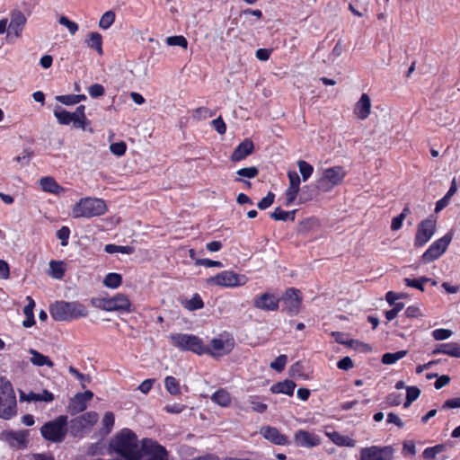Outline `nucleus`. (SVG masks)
<instances>
[{
  "instance_id": "obj_5",
  "label": "nucleus",
  "mask_w": 460,
  "mask_h": 460,
  "mask_svg": "<svg viewBox=\"0 0 460 460\" xmlns=\"http://www.w3.org/2000/svg\"><path fill=\"white\" fill-rule=\"evenodd\" d=\"M172 344L183 351H191L197 355L206 354V345L202 340L193 334L172 333L169 336Z\"/></svg>"
},
{
  "instance_id": "obj_44",
  "label": "nucleus",
  "mask_w": 460,
  "mask_h": 460,
  "mask_svg": "<svg viewBox=\"0 0 460 460\" xmlns=\"http://www.w3.org/2000/svg\"><path fill=\"white\" fill-rule=\"evenodd\" d=\"M247 402L251 405L252 411L258 413H263L267 410V404L259 401L257 396H248Z\"/></svg>"
},
{
  "instance_id": "obj_18",
  "label": "nucleus",
  "mask_w": 460,
  "mask_h": 460,
  "mask_svg": "<svg viewBox=\"0 0 460 460\" xmlns=\"http://www.w3.org/2000/svg\"><path fill=\"white\" fill-rule=\"evenodd\" d=\"M279 298L270 293H262L253 299V306L263 311H276L279 308Z\"/></svg>"
},
{
  "instance_id": "obj_55",
  "label": "nucleus",
  "mask_w": 460,
  "mask_h": 460,
  "mask_svg": "<svg viewBox=\"0 0 460 460\" xmlns=\"http://www.w3.org/2000/svg\"><path fill=\"white\" fill-rule=\"evenodd\" d=\"M195 264L197 266H205L207 268H212V267H216V268H222L223 267V264L221 261H213V260H210V259H197L196 261H195Z\"/></svg>"
},
{
  "instance_id": "obj_54",
  "label": "nucleus",
  "mask_w": 460,
  "mask_h": 460,
  "mask_svg": "<svg viewBox=\"0 0 460 460\" xmlns=\"http://www.w3.org/2000/svg\"><path fill=\"white\" fill-rule=\"evenodd\" d=\"M402 358V351H397L395 353H385L383 355L382 362L386 365L394 364L397 360Z\"/></svg>"
},
{
  "instance_id": "obj_16",
  "label": "nucleus",
  "mask_w": 460,
  "mask_h": 460,
  "mask_svg": "<svg viewBox=\"0 0 460 460\" xmlns=\"http://www.w3.org/2000/svg\"><path fill=\"white\" fill-rule=\"evenodd\" d=\"M294 442L297 447L312 448L320 445L321 438L314 432L299 429L294 434Z\"/></svg>"
},
{
  "instance_id": "obj_61",
  "label": "nucleus",
  "mask_w": 460,
  "mask_h": 460,
  "mask_svg": "<svg viewBox=\"0 0 460 460\" xmlns=\"http://www.w3.org/2000/svg\"><path fill=\"white\" fill-rule=\"evenodd\" d=\"M212 126L214 127L215 130L220 134L224 135L226 131V125L222 119L221 117H218L211 121Z\"/></svg>"
},
{
  "instance_id": "obj_4",
  "label": "nucleus",
  "mask_w": 460,
  "mask_h": 460,
  "mask_svg": "<svg viewBox=\"0 0 460 460\" xmlns=\"http://www.w3.org/2000/svg\"><path fill=\"white\" fill-rule=\"evenodd\" d=\"M249 279L245 275L238 274L233 270H223L205 280L207 287H220L234 288L244 286Z\"/></svg>"
},
{
  "instance_id": "obj_11",
  "label": "nucleus",
  "mask_w": 460,
  "mask_h": 460,
  "mask_svg": "<svg viewBox=\"0 0 460 460\" xmlns=\"http://www.w3.org/2000/svg\"><path fill=\"white\" fill-rule=\"evenodd\" d=\"M234 347V340L228 334H220L214 338L209 346H206V354L214 358H220L227 355Z\"/></svg>"
},
{
  "instance_id": "obj_31",
  "label": "nucleus",
  "mask_w": 460,
  "mask_h": 460,
  "mask_svg": "<svg viewBox=\"0 0 460 460\" xmlns=\"http://www.w3.org/2000/svg\"><path fill=\"white\" fill-rule=\"evenodd\" d=\"M29 353L31 355L30 362L32 365L37 367L47 366L49 367H52L54 366V363L48 356H45L33 349H31Z\"/></svg>"
},
{
  "instance_id": "obj_45",
  "label": "nucleus",
  "mask_w": 460,
  "mask_h": 460,
  "mask_svg": "<svg viewBox=\"0 0 460 460\" xmlns=\"http://www.w3.org/2000/svg\"><path fill=\"white\" fill-rule=\"evenodd\" d=\"M236 174L239 176V178H236L235 181H242V179H241L242 177L248 178V179L256 177L258 175V169L254 166L245 167V168L239 169L236 172Z\"/></svg>"
},
{
  "instance_id": "obj_64",
  "label": "nucleus",
  "mask_w": 460,
  "mask_h": 460,
  "mask_svg": "<svg viewBox=\"0 0 460 460\" xmlns=\"http://www.w3.org/2000/svg\"><path fill=\"white\" fill-rule=\"evenodd\" d=\"M184 409L185 406L181 403L167 404L164 407L166 412L173 414L181 413L184 411Z\"/></svg>"
},
{
  "instance_id": "obj_19",
  "label": "nucleus",
  "mask_w": 460,
  "mask_h": 460,
  "mask_svg": "<svg viewBox=\"0 0 460 460\" xmlns=\"http://www.w3.org/2000/svg\"><path fill=\"white\" fill-rule=\"evenodd\" d=\"M93 397V394L91 391H85L84 393L76 394L70 401L69 411L71 413H78L84 411L87 408V403Z\"/></svg>"
},
{
  "instance_id": "obj_32",
  "label": "nucleus",
  "mask_w": 460,
  "mask_h": 460,
  "mask_svg": "<svg viewBox=\"0 0 460 460\" xmlns=\"http://www.w3.org/2000/svg\"><path fill=\"white\" fill-rule=\"evenodd\" d=\"M296 387V384L291 380H285L271 386L270 390L273 394H284L292 395Z\"/></svg>"
},
{
  "instance_id": "obj_8",
  "label": "nucleus",
  "mask_w": 460,
  "mask_h": 460,
  "mask_svg": "<svg viewBox=\"0 0 460 460\" xmlns=\"http://www.w3.org/2000/svg\"><path fill=\"white\" fill-rule=\"evenodd\" d=\"M347 175L344 167L337 165L323 170L317 181V187L323 192L331 191L334 187L341 185Z\"/></svg>"
},
{
  "instance_id": "obj_42",
  "label": "nucleus",
  "mask_w": 460,
  "mask_h": 460,
  "mask_svg": "<svg viewBox=\"0 0 460 460\" xmlns=\"http://www.w3.org/2000/svg\"><path fill=\"white\" fill-rule=\"evenodd\" d=\"M104 251L110 254L116 253V252H120V253H124V254H131L134 252V249L130 246L106 244L104 247Z\"/></svg>"
},
{
  "instance_id": "obj_27",
  "label": "nucleus",
  "mask_w": 460,
  "mask_h": 460,
  "mask_svg": "<svg viewBox=\"0 0 460 460\" xmlns=\"http://www.w3.org/2000/svg\"><path fill=\"white\" fill-rule=\"evenodd\" d=\"M20 399L26 402H50L54 400V395L48 390H43L41 393L30 392L20 394Z\"/></svg>"
},
{
  "instance_id": "obj_10",
  "label": "nucleus",
  "mask_w": 460,
  "mask_h": 460,
  "mask_svg": "<svg viewBox=\"0 0 460 460\" xmlns=\"http://www.w3.org/2000/svg\"><path fill=\"white\" fill-rule=\"evenodd\" d=\"M92 303L94 306L107 312L132 311L129 298L128 296L120 293L112 297L93 299Z\"/></svg>"
},
{
  "instance_id": "obj_20",
  "label": "nucleus",
  "mask_w": 460,
  "mask_h": 460,
  "mask_svg": "<svg viewBox=\"0 0 460 460\" xmlns=\"http://www.w3.org/2000/svg\"><path fill=\"white\" fill-rule=\"evenodd\" d=\"M27 19L21 11L13 12L11 14V20L8 27V35H13L16 38L21 37Z\"/></svg>"
},
{
  "instance_id": "obj_41",
  "label": "nucleus",
  "mask_w": 460,
  "mask_h": 460,
  "mask_svg": "<svg viewBox=\"0 0 460 460\" xmlns=\"http://www.w3.org/2000/svg\"><path fill=\"white\" fill-rule=\"evenodd\" d=\"M115 423V416L111 411H106L102 417V431L105 434H109L114 426Z\"/></svg>"
},
{
  "instance_id": "obj_63",
  "label": "nucleus",
  "mask_w": 460,
  "mask_h": 460,
  "mask_svg": "<svg viewBox=\"0 0 460 460\" xmlns=\"http://www.w3.org/2000/svg\"><path fill=\"white\" fill-rule=\"evenodd\" d=\"M402 309V304L398 303V304L394 305V306L391 310H388L385 312L386 320L387 321L394 320L398 315V314L401 312Z\"/></svg>"
},
{
  "instance_id": "obj_59",
  "label": "nucleus",
  "mask_w": 460,
  "mask_h": 460,
  "mask_svg": "<svg viewBox=\"0 0 460 460\" xmlns=\"http://www.w3.org/2000/svg\"><path fill=\"white\" fill-rule=\"evenodd\" d=\"M104 87L100 84H94L89 86L88 93L91 97L97 98L104 94Z\"/></svg>"
},
{
  "instance_id": "obj_9",
  "label": "nucleus",
  "mask_w": 460,
  "mask_h": 460,
  "mask_svg": "<svg viewBox=\"0 0 460 460\" xmlns=\"http://www.w3.org/2000/svg\"><path fill=\"white\" fill-rule=\"evenodd\" d=\"M84 111L85 106L84 105L78 106L73 113L58 107L54 111V116L61 125H69L70 123H73L75 128L84 130L86 129V126L90 124V121L85 116Z\"/></svg>"
},
{
  "instance_id": "obj_49",
  "label": "nucleus",
  "mask_w": 460,
  "mask_h": 460,
  "mask_svg": "<svg viewBox=\"0 0 460 460\" xmlns=\"http://www.w3.org/2000/svg\"><path fill=\"white\" fill-rule=\"evenodd\" d=\"M344 52V46L341 42V40H339L334 48L332 49V52L330 53L328 57V61L331 63H334Z\"/></svg>"
},
{
  "instance_id": "obj_37",
  "label": "nucleus",
  "mask_w": 460,
  "mask_h": 460,
  "mask_svg": "<svg viewBox=\"0 0 460 460\" xmlns=\"http://www.w3.org/2000/svg\"><path fill=\"white\" fill-rule=\"evenodd\" d=\"M447 446L445 444H438L434 447H427L422 456L427 460H433L436 458L437 455L446 451Z\"/></svg>"
},
{
  "instance_id": "obj_14",
  "label": "nucleus",
  "mask_w": 460,
  "mask_h": 460,
  "mask_svg": "<svg viewBox=\"0 0 460 460\" xmlns=\"http://www.w3.org/2000/svg\"><path fill=\"white\" fill-rule=\"evenodd\" d=\"M394 450L391 447L372 446L360 450V460H391Z\"/></svg>"
},
{
  "instance_id": "obj_34",
  "label": "nucleus",
  "mask_w": 460,
  "mask_h": 460,
  "mask_svg": "<svg viewBox=\"0 0 460 460\" xmlns=\"http://www.w3.org/2000/svg\"><path fill=\"white\" fill-rule=\"evenodd\" d=\"M66 271L65 263L61 261H50L49 274L56 279H61Z\"/></svg>"
},
{
  "instance_id": "obj_1",
  "label": "nucleus",
  "mask_w": 460,
  "mask_h": 460,
  "mask_svg": "<svg viewBox=\"0 0 460 460\" xmlns=\"http://www.w3.org/2000/svg\"><path fill=\"white\" fill-rule=\"evenodd\" d=\"M109 450L123 460H141L142 440L139 443L136 433L125 428L111 438Z\"/></svg>"
},
{
  "instance_id": "obj_2",
  "label": "nucleus",
  "mask_w": 460,
  "mask_h": 460,
  "mask_svg": "<svg viewBox=\"0 0 460 460\" xmlns=\"http://www.w3.org/2000/svg\"><path fill=\"white\" fill-rule=\"evenodd\" d=\"M49 313L54 320L60 322H70L88 315L86 306L78 301H58L50 306Z\"/></svg>"
},
{
  "instance_id": "obj_6",
  "label": "nucleus",
  "mask_w": 460,
  "mask_h": 460,
  "mask_svg": "<svg viewBox=\"0 0 460 460\" xmlns=\"http://www.w3.org/2000/svg\"><path fill=\"white\" fill-rule=\"evenodd\" d=\"M16 413V398L11 383L0 378V418L8 420Z\"/></svg>"
},
{
  "instance_id": "obj_33",
  "label": "nucleus",
  "mask_w": 460,
  "mask_h": 460,
  "mask_svg": "<svg viewBox=\"0 0 460 460\" xmlns=\"http://www.w3.org/2000/svg\"><path fill=\"white\" fill-rule=\"evenodd\" d=\"M211 401L221 407H227L231 403V395L225 389H219L211 395Z\"/></svg>"
},
{
  "instance_id": "obj_3",
  "label": "nucleus",
  "mask_w": 460,
  "mask_h": 460,
  "mask_svg": "<svg viewBox=\"0 0 460 460\" xmlns=\"http://www.w3.org/2000/svg\"><path fill=\"white\" fill-rule=\"evenodd\" d=\"M106 202L98 198L86 197L80 199L72 208L73 218H91L100 217L107 212Z\"/></svg>"
},
{
  "instance_id": "obj_26",
  "label": "nucleus",
  "mask_w": 460,
  "mask_h": 460,
  "mask_svg": "<svg viewBox=\"0 0 460 460\" xmlns=\"http://www.w3.org/2000/svg\"><path fill=\"white\" fill-rule=\"evenodd\" d=\"M28 438L27 430L20 431H8L4 434L5 440L12 446L17 448H22L26 446Z\"/></svg>"
},
{
  "instance_id": "obj_12",
  "label": "nucleus",
  "mask_w": 460,
  "mask_h": 460,
  "mask_svg": "<svg viewBox=\"0 0 460 460\" xmlns=\"http://www.w3.org/2000/svg\"><path fill=\"white\" fill-rule=\"evenodd\" d=\"M141 460H168V453L155 440L145 438L142 439Z\"/></svg>"
},
{
  "instance_id": "obj_13",
  "label": "nucleus",
  "mask_w": 460,
  "mask_h": 460,
  "mask_svg": "<svg viewBox=\"0 0 460 460\" xmlns=\"http://www.w3.org/2000/svg\"><path fill=\"white\" fill-rule=\"evenodd\" d=\"M453 235L448 233L440 239L435 241L429 248L423 253L422 260L429 263L438 259L447 249L452 241Z\"/></svg>"
},
{
  "instance_id": "obj_46",
  "label": "nucleus",
  "mask_w": 460,
  "mask_h": 460,
  "mask_svg": "<svg viewBox=\"0 0 460 460\" xmlns=\"http://www.w3.org/2000/svg\"><path fill=\"white\" fill-rule=\"evenodd\" d=\"M443 349L444 354L455 357V358H460V345L456 342H449V343H443Z\"/></svg>"
},
{
  "instance_id": "obj_17",
  "label": "nucleus",
  "mask_w": 460,
  "mask_h": 460,
  "mask_svg": "<svg viewBox=\"0 0 460 460\" xmlns=\"http://www.w3.org/2000/svg\"><path fill=\"white\" fill-rule=\"evenodd\" d=\"M436 230V221L426 219L422 221L418 227L415 236V244L417 246L424 245L433 236Z\"/></svg>"
},
{
  "instance_id": "obj_47",
  "label": "nucleus",
  "mask_w": 460,
  "mask_h": 460,
  "mask_svg": "<svg viewBox=\"0 0 460 460\" xmlns=\"http://www.w3.org/2000/svg\"><path fill=\"white\" fill-rule=\"evenodd\" d=\"M166 43L169 46H179L186 49L188 48V41L185 37L181 35L170 36L166 39Z\"/></svg>"
},
{
  "instance_id": "obj_23",
  "label": "nucleus",
  "mask_w": 460,
  "mask_h": 460,
  "mask_svg": "<svg viewBox=\"0 0 460 460\" xmlns=\"http://www.w3.org/2000/svg\"><path fill=\"white\" fill-rule=\"evenodd\" d=\"M371 99L368 94L363 93L359 100L355 103L353 112L359 119H366L371 112Z\"/></svg>"
},
{
  "instance_id": "obj_24",
  "label": "nucleus",
  "mask_w": 460,
  "mask_h": 460,
  "mask_svg": "<svg viewBox=\"0 0 460 460\" xmlns=\"http://www.w3.org/2000/svg\"><path fill=\"white\" fill-rule=\"evenodd\" d=\"M99 415L95 411H87L73 420V428L77 430L91 428L97 423Z\"/></svg>"
},
{
  "instance_id": "obj_30",
  "label": "nucleus",
  "mask_w": 460,
  "mask_h": 460,
  "mask_svg": "<svg viewBox=\"0 0 460 460\" xmlns=\"http://www.w3.org/2000/svg\"><path fill=\"white\" fill-rule=\"evenodd\" d=\"M40 185L43 191L58 194L64 189L52 177H43L40 180Z\"/></svg>"
},
{
  "instance_id": "obj_15",
  "label": "nucleus",
  "mask_w": 460,
  "mask_h": 460,
  "mask_svg": "<svg viewBox=\"0 0 460 460\" xmlns=\"http://www.w3.org/2000/svg\"><path fill=\"white\" fill-rule=\"evenodd\" d=\"M288 187L284 192L285 205L291 206L296 200L298 192L300 190L301 179L296 171L289 170L288 172Z\"/></svg>"
},
{
  "instance_id": "obj_28",
  "label": "nucleus",
  "mask_w": 460,
  "mask_h": 460,
  "mask_svg": "<svg viewBox=\"0 0 460 460\" xmlns=\"http://www.w3.org/2000/svg\"><path fill=\"white\" fill-rule=\"evenodd\" d=\"M325 435L337 446L354 447L356 446V440L340 434L337 431H325Z\"/></svg>"
},
{
  "instance_id": "obj_36",
  "label": "nucleus",
  "mask_w": 460,
  "mask_h": 460,
  "mask_svg": "<svg viewBox=\"0 0 460 460\" xmlns=\"http://www.w3.org/2000/svg\"><path fill=\"white\" fill-rule=\"evenodd\" d=\"M122 283V277L119 273H109L103 279V285L106 288L115 289L118 288Z\"/></svg>"
},
{
  "instance_id": "obj_21",
  "label": "nucleus",
  "mask_w": 460,
  "mask_h": 460,
  "mask_svg": "<svg viewBox=\"0 0 460 460\" xmlns=\"http://www.w3.org/2000/svg\"><path fill=\"white\" fill-rule=\"evenodd\" d=\"M283 302L286 309L292 314H296L301 304L300 293L296 288H289L283 296Z\"/></svg>"
},
{
  "instance_id": "obj_50",
  "label": "nucleus",
  "mask_w": 460,
  "mask_h": 460,
  "mask_svg": "<svg viewBox=\"0 0 460 460\" xmlns=\"http://www.w3.org/2000/svg\"><path fill=\"white\" fill-rule=\"evenodd\" d=\"M203 306L204 303L198 294H195L186 304V307L190 311L200 309Z\"/></svg>"
},
{
  "instance_id": "obj_38",
  "label": "nucleus",
  "mask_w": 460,
  "mask_h": 460,
  "mask_svg": "<svg viewBox=\"0 0 460 460\" xmlns=\"http://www.w3.org/2000/svg\"><path fill=\"white\" fill-rule=\"evenodd\" d=\"M302 180L306 181L314 172V167L305 160H298L296 163Z\"/></svg>"
},
{
  "instance_id": "obj_52",
  "label": "nucleus",
  "mask_w": 460,
  "mask_h": 460,
  "mask_svg": "<svg viewBox=\"0 0 460 460\" xmlns=\"http://www.w3.org/2000/svg\"><path fill=\"white\" fill-rule=\"evenodd\" d=\"M58 22L61 25L67 28L71 34H75L78 31V25L75 22L70 21L66 16H60Z\"/></svg>"
},
{
  "instance_id": "obj_53",
  "label": "nucleus",
  "mask_w": 460,
  "mask_h": 460,
  "mask_svg": "<svg viewBox=\"0 0 460 460\" xmlns=\"http://www.w3.org/2000/svg\"><path fill=\"white\" fill-rule=\"evenodd\" d=\"M69 373H71L76 379H78L81 382V385L83 387L85 386L86 384L90 383L91 377L88 375H84L80 373L76 368L74 367H69L68 368Z\"/></svg>"
},
{
  "instance_id": "obj_7",
  "label": "nucleus",
  "mask_w": 460,
  "mask_h": 460,
  "mask_svg": "<svg viewBox=\"0 0 460 460\" xmlns=\"http://www.w3.org/2000/svg\"><path fill=\"white\" fill-rule=\"evenodd\" d=\"M67 432V416L60 415L55 420L46 422L40 428L41 436L53 443L62 442Z\"/></svg>"
},
{
  "instance_id": "obj_56",
  "label": "nucleus",
  "mask_w": 460,
  "mask_h": 460,
  "mask_svg": "<svg viewBox=\"0 0 460 460\" xmlns=\"http://www.w3.org/2000/svg\"><path fill=\"white\" fill-rule=\"evenodd\" d=\"M288 358L286 355L279 356L275 361L270 363V367L280 372L284 369L287 364Z\"/></svg>"
},
{
  "instance_id": "obj_29",
  "label": "nucleus",
  "mask_w": 460,
  "mask_h": 460,
  "mask_svg": "<svg viewBox=\"0 0 460 460\" xmlns=\"http://www.w3.org/2000/svg\"><path fill=\"white\" fill-rule=\"evenodd\" d=\"M85 44L89 48L95 49L100 56L103 55L102 36L99 32H90L85 39Z\"/></svg>"
},
{
  "instance_id": "obj_25",
  "label": "nucleus",
  "mask_w": 460,
  "mask_h": 460,
  "mask_svg": "<svg viewBox=\"0 0 460 460\" xmlns=\"http://www.w3.org/2000/svg\"><path fill=\"white\" fill-rule=\"evenodd\" d=\"M254 149V146L252 140L246 138L240 143L231 155L233 162H239L243 160L245 157L250 155Z\"/></svg>"
},
{
  "instance_id": "obj_35",
  "label": "nucleus",
  "mask_w": 460,
  "mask_h": 460,
  "mask_svg": "<svg viewBox=\"0 0 460 460\" xmlns=\"http://www.w3.org/2000/svg\"><path fill=\"white\" fill-rule=\"evenodd\" d=\"M296 211V210L285 211L280 208H276L274 211L270 214V217L276 221H294Z\"/></svg>"
},
{
  "instance_id": "obj_57",
  "label": "nucleus",
  "mask_w": 460,
  "mask_h": 460,
  "mask_svg": "<svg viewBox=\"0 0 460 460\" xmlns=\"http://www.w3.org/2000/svg\"><path fill=\"white\" fill-rule=\"evenodd\" d=\"M69 235H70V230L67 226H62L57 232V237L61 241L62 246L67 245Z\"/></svg>"
},
{
  "instance_id": "obj_60",
  "label": "nucleus",
  "mask_w": 460,
  "mask_h": 460,
  "mask_svg": "<svg viewBox=\"0 0 460 460\" xmlns=\"http://www.w3.org/2000/svg\"><path fill=\"white\" fill-rule=\"evenodd\" d=\"M275 194L272 192H269L266 197L261 199V201L258 203V208L260 209H266L270 208L272 203L274 202Z\"/></svg>"
},
{
  "instance_id": "obj_39",
  "label": "nucleus",
  "mask_w": 460,
  "mask_h": 460,
  "mask_svg": "<svg viewBox=\"0 0 460 460\" xmlns=\"http://www.w3.org/2000/svg\"><path fill=\"white\" fill-rule=\"evenodd\" d=\"M164 385L170 394L177 395L181 394L180 384L173 376H166Z\"/></svg>"
},
{
  "instance_id": "obj_40",
  "label": "nucleus",
  "mask_w": 460,
  "mask_h": 460,
  "mask_svg": "<svg viewBox=\"0 0 460 460\" xmlns=\"http://www.w3.org/2000/svg\"><path fill=\"white\" fill-rule=\"evenodd\" d=\"M420 394V390L417 386L406 387V400L404 401V408H408Z\"/></svg>"
},
{
  "instance_id": "obj_58",
  "label": "nucleus",
  "mask_w": 460,
  "mask_h": 460,
  "mask_svg": "<svg viewBox=\"0 0 460 460\" xmlns=\"http://www.w3.org/2000/svg\"><path fill=\"white\" fill-rule=\"evenodd\" d=\"M452 331L447 329H437L433 331L432 336L436 341H444L451 337Z\"/></svg>"
},
{
  "instance_id": "obj_62",
  "label": "nucleus",
  "mask_w": 460,
  "mask_h": 460,
  "mask_svg": "<svg viewBox=\"0 0 460 460\" xmlns=\"http://www.w3.org/2000/svg\"><path fill=\"white\" fill-rule=\"evenodd\" d=\"M56 100L65 105H75L76 104L75 94L58 95Z\"/></svg>"
},
{
  "instance_id": "obj_22",
  "label": "nucleus",
  "mask_w": 460,
  "mask_h": 460,
  "mask_svg": "<svg viewBox=\"0 0 460 460\" xmlns=\"http://www.w3.org/2000/svg\"><path fill=\"white\" fill-rule=\"evenodd\" d=\"M260 434L267 440L279 446H284L288 444L287 436L281 434L279 430L275 427L265 426L260 430Z\"/></svg>"
},
{
  "instance_id": "obj_48",
  "label": "nucleus",
  "mask_w": 460,
  "mask_h": 460,
  "mask_svg": "<svg viewBox=\"0 0 460 460\" xmlns=\"http://www.w3.org/2000/svg\"><path fill=\"white\" fill-rule=\"evenodd\" d=\"M214 115V112L209 110L208 108H206V107H199V108H197L194 111H193V119H197V120H202V119H206L208 118H210Z\"/></svg>"
},
{
  "instance_id": "obj_43",
  "label": "nucleus",
  "mask_w": 460,
  "mask_h": 460,
  "mask_svg": "<svg viewBox=\"0 0 460 460\" xmlns=\"http://www.w3.org/2000/svg\"><path fill=\"white\" fill-rule=\"evenodd\" d=\"M114 21H115L114 12L107 11L102 15L100 22H99V26L102 30H107L113 24Z\"/></svg>"
},
{
  "instance_id": "obj_51",
  "label": "nucleus",
  "mask_w": 460,
  "mask_h": 460,
  "mask_svg": "<svg viewBox=\"0 0 460 460\" xmlns=\"http://www.w3.org/2000/svg\"><path fill=\"white\" fill-rule=\"evenodd\" d=\"M110 150L113 155L117 156H122L126 153L127 145L123 141L112 143L110 146Z\"/></svg>"
}]
</instances>
